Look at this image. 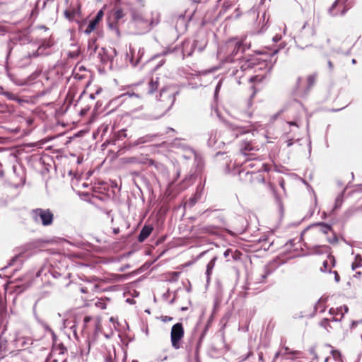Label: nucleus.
Segmentation results:
<instances>
[{
	"mask_svg": "<svg viewBox=\"0 0 362 362\" xmlns=\"http://www.w3.org/2000/svg\"><path fill=\"white\" fill-rule=\"evenodd\" d=\"M161 319H162L163 322H167L171 321L173 320V317H169V316H162Z\"/></svg>",
	"mask_w": 362,
	"mask_h": 362,
	"instance_id": "23",
	"label": "nucleus"
},
{
	"mask_svg": "<svg viewBox=\"0 0 362 362\" xmlns=\"http://www.w3.org/2000/svg\"><path fill=\"white\" fill-rule=\"evenodd\" d=\"M153 138L154 136L153 135H146L136 139L135 141H134L132 145L135 146L139 144L151 142L153 140Z\"/></svg>",
	"mask_w": 362,
	"mask_h": 362,
	"instance_id": "8",
	"label": "nucleus"
},
{
	"mask_svg": "<svg viewBox=\"0 0 362 362\" xmlns=\"http://www.w3.org/2000/svg\"><path fill=\"white\" fill-rule=\"evenodd\" d=\"M115 351H113L112 352H108L105 356L104 362H115Z\"/></svg>",
	"mask_w": 362,
	"mask_h": 362,
	"instance_id": "17",
	"label": "nucleus"
},
{
	"mask_svg": "<svg viewBox=\"0 0 362 362\" xmlns=\"http://www.w3.org/2000/svg\"><path fill=\"white\" fill-rule=\"evenodd\" d=\"M168 129H169L170 131H173V132H174V131H175L173 128H169Z\"/></svg>",
	"mask_w": 362,
	"mask_h": 362,
	"instance_id": "41",
	"label": "nucleus"
},
{
	"mask_svg": "<svg viewBox=\"0 0 362 362\" xmlns=\"http://www.w3.org/2000/svg\"><path fill=\"white\" fill-rule=\"evenodd\" d=\"M307 24H308V23H305L303 25V28H302V31H301V36H300V37H303V35H304V33L305 32V28H306V25H307Z\"/></svg>",
	"mask_w": 362,
	"mask_h": 362,
	"instance_id": "27",
	"label": "nucleus"
},
{
	"mask_svg": "<svg viewBox=\"0 0 362 362\" xmlns=\"http://www.w3.org/2000/svg\"><path fill=\"white\" fill-rule=\"evenodd\" d=\"M115 18L116 20H119L124 16V12L122 9H117L114 13Z\"/></svg>",
	"mask_w": 362,
	"mask_h": 362,
	"instance_id": "21",
	"label": "nucleus"
},
{
	"mask_svg": "<svg viewBox=\"0 0 362 362\" xmlns=\"http://www.w3.org/2000/svg\"><path fill=\"white\" fill-rule=\"evenodd\" d=\"M165 94V91H162L161 93H160V97L161 98L164 97Z\"/></svg>",
	"mask_w": 362,
	"mask_h": 362,
	"instance_id": "36",
	"label": "nucleus"
},
{
	"mask_svg": "<svg viewBox=\"0 0 362 362\" xmlns=\"http://www.w3.org/2000/svg\"><path fill=\"white\" fill-rule=\"evenodd\" d=\"M16 258H17V257H14V258L11 260V262L9 263V265H10V266L13 264V262L16 260Z\"/></svg>",
	"mask_w": 362,
	"mask_h": 362,
	"instance_id": "35",
	"label": "nucleus"
},
{
	"mask_svg": "<svg viewBox=\"0 0 362 362\" xmlns=\"http://www.w3.org/2000/svg\"><path fill=\"white\" fill-rule=\"evenodd\" d=\"M103 15H104L103 11L102 10H100L98 12V13L96 14L94 19L91 20L89 22L88 25L87 26L86 29L84 31L86 34L88 35L95 29L98 23L100 21V20L103 17Z\"/></svg>",
	"mask_w": 362,
	"mask_h": 362,
	"instance_id": "5",
	"label": "nucleus"
},
{
	"mask_svg": "<svg viewBox=\"0 0 362 362\" xmlns=\"http://www.w3.org/2000/svg\"><path fill=\"white\" fill-rule=\"evenodd\" d=\"M331 354H332L334 360H335L336 361H341V354L339 351H338L337 350H332Z\"/></svg>",
	"mask_w": 362,
	"mask_h": 362,
	"instance_id": "19",
	"label": "nucleus"
},
{
	"mask_svg": "<svg viewBox=\"0 0 362 362\" xmlns=\"http://www.w3.org/2000/svg\"><path fill=\"white\" fill-rule=\"evenodd\" d=\"M16 341L17 345L21 347H24L32 344V339L30 338L17 337Z\"/></svg>",
	"mask_w": 362,
	"mask_h": 362,
	"instance_id": "9",
	"label": "nucleus"
},
{
	"mask_svg": "<svg viewBox=\"0 0 362 362\" xmlns=\"http://www.w3.org/2000/svg\"><path fill=\"white\" fill-rule=\"evenodd\" d=\"M356 59H352V63H353V64H356Z\"/></svg>",
	"mask_w": 362,
	"mask_h": 362,
	"instance_id": "39",
	"label": "nucleus"
},
{
	"mask_svg": "<svg viewBox=\"0 0 362 362\" xmlns=\"http://www.w3.org/2000/svg\"><path fill=\"white\" fill-rule=\"evenodd\" d=\"M91 317L90 316H86L83 319V322L85 325H86L87 323H88L90 320H91Z\"/></svg>",
	"mask_w": 362,
	"mask_h": 362,
	"instance_id": "26",
	"label": "nucleus"
},
{
	"mask_svg": "<svg viewBox=\"0 0 362 362\" xmlns=\"http://www.w3.org/2000/svg\"><path fill=\"white\" fill-rule=\"evenodd\" d=\"M152 230H153V227L151 226H150V225L144 226L139 235L138 240L141 243L144 242L150 235Z\"/></svg>",
	"mask_w": 362,
	"mask_h": 362,
	"instance_id": "6",
	"label": "nucleus"
},
{
	"mask_svg": "<svg viewBox=\"0 0 362 362\" xmlns=\"http://www.w3.org/2000/svg\"><path fill=\"white\" fill-rule=\"evenodd\" d=\"M327 319H325L324 321H322V325H323V323H324L325 322H327Z\"/></svg>",
	"mask_w": 362,
	"mask_h": 362,
	"instance_id": "40",
	"label": "nucleus"
},
{
	"mask_svg": "<svg viewBox=\"0 0 362 362\" xmlns=\"http://www.w3.org/2000/svg\"><path fill=\"white\" fill-rule=\"evenodd\" d=\"M31 216L35 223H41L44 226L51 225L54 219V214L51 210L41 208L32 210Z\"/></svg>",
	"mask_w": 362,
	"mask_h": 362,
	"instance_id": "1",
	"label": "nucleus"
},
{
	"mask_svg": "<svg viewBox=\"0 0 362 362\" xmlns=\"http://www.w3.org/2000/svg\"><path fill=\"white\" fill-rule=\"evenodd\" d=\"M327 260H325L322 264V267L320 268L321 272H330L331 267L329 266V262L330 263H334V259L332 256H328Z\"/></svg>",
	"mask_w": 362,
	"mask_h": 362,
	"instance_id": "10",
	"label": "nucleus"
},
{
	"mask_svg": "<svg viewBox=\"0 0 362 362\" xmlns=\"http://www.w3.org/2000/svg\"><path fill=\"white\" fill-rule=\"evenodd\" d=\"M342 204V199L340 197H338L337 199H336V201H335V206H334V209H338L339 207L341 206Z\"/></svg>",
	"mask_w": 362,
	"mask_h": 362,
	"instance_id": "22",
	"label": "nucleus"
},
{
	"mask_svg": "<svg viewBox=\"0 0 362 362\" xmlns=\"http://www.w3.org/2000/svg\"><path fill=\"white\" fill-rule=\"evenodd\" d=\"M203 230L205 233H214V228L211 227H206V228H204Z\"/></svg>",
	"mask_w": 362,
	"mask_h": 362,
	"instance_id": "24",
	"label": "nucleus"
},
{
	"mask_svg": "<svg viewBox=\"0 0 362 362\" xmlns=\"http://www.w3.org/2000/svg\"><path fill=\"white\" fill-rule=\"evenodd\" d=\"M317 76L315 74L309 75L307 78L308 88H311L316 81Z\"/></svg>",
	"mask_w": 362,
	"mask_h": 362,
	"instance_id": "18",
	"label": "nucleus"
},
{
	"mask_svg": "<svg viewBox=\"0 0 362 362\" xmlns=\"http://www.w3.org/2000/svg\"><path fill=\"white\" fill-rule=\"evenodd\" d=\"M217 259V257H214L207 264L206 266V274L207 276V278L208 279H209L210 277V275L212 273V270L215 266V264H216V261Z\"/></svg>",
	"mask_w": 362,
	"mask_h": 362,
	"instance_id": "13",
	"label": "nucleus"
},
{
	"mask_svg": "<svg viewBox=\"0 0 362 362\" xmlns=\"http://www.w3.org/2000/svg\"><path fill=\"white\" fill-rule=\"evenodd\" d=\"M283 349L284 350L283 354H291L296 358L298 357L299 355L301 354L300 351H291L288 346L283 347Z\"/></svg>",
	"mask_w": 362,
	"mask_h": 362,
	"instance_id": "15",
	"label": "nucleus"
},
{
	"mask_svg": "<svg viewBox=\"0 0 362 362\" xmlns=\"http://www.w3.org/2000/svg\"><path fill=\"white\" fill-rule=\"evenodd\" d=\"M310 33H311V35H315V30H314L313 28H311V29H310Z\"/></svg>",
	"mask_w": 362,
	"mask_h": 362,
	"instance_id": "33",
	"label": "nucleus"
},
{
	"mask_svg": "<svg viewBox=\"0 0 362 362\" xmlns=\"http://www.w3.org/2000/svg\"><path fill=\"white\" fill-rule=\"evenodd\" d=\"M184 328L182 323L175 324L171 329L170 340L172 346L175 349H179L181 347V340L184 337Z\"/></svg>",
	"mask_w": 362,
	"mask_h": 362,
	"instance_id": "2",
	"label": "nucleus"
},
{
	"mask_svg": "<svg viewBox=\"0 0 362 362\" xmlns=\"http://www.w3.org/2000/svg\"><path fill=\"white\" fill-rule=\"evenodd\" d=\"M241 45L242 42L240 41L231 40L228 42V47H233L234 50H236V52L239 49Z\"/></svg>",
	"mask_w": 362,
	"mask_h": 362,
	"instance_id": "16",
	"label": "nucleus"
},
{
	"mask_svg": "<svg viewBox=\"0 0 362 362\" xmlns=\"http://www.w3.org/2000/svg\"><path fill=\"white\" fill-rule=\"evenodd\" d=\"M132 362H138V361L136 360H133Z\"/></svg>",
	"mask_w": 362,
	"mask_h": 362,
	"instance_id": "44",
	"label": "nucleus"
},
{
	"mask_svg": "<svg viewBox=\"0 0 362 362\" xmlns=\"http://www.w3.org/2000/svg\"><path fill=\"white\" fill-rule=\"evenodd\" d=\"M170 106H171L175 101V97H174V95H173V94H170Z\"/></svg>",
	"mask_w": 362,
	"mask_h": 362,
	"instance_id": "30",
	"label": "nucleus"
},
{
	"mask_svg": "<svg viewBox=\"0 0 362 362\" xmlns=\"http://www.w3.org/2000/svg\"><path fill=\"white\" fill-rule=\"evenodd\" d=\"M347 312L348 307L346 305L336 309L331 308L329 310V313L333 315L331 320L333 321H340L344 317V314Z\"/></svg>",
	"mask_w": 362,
	"mask_h": 362,
	"instance_id": "4",
	"label": "nucleus"
},
{
	"mask_svg": "<svg viewBox=\"0 0 362 362\" xmlns=\"http://www.w3.org/2000/svg\"><path fill=\"white\" fill-rule=\"evenodd\" d=\"M81 291H82L83 293H85V292H86V291L84 290V288H81Z\"/></svg>",
	"mask_w": 362,
	"mask_h": 362,
	"instance_id": "42",
	"label": "nucleus"
},
{
	"mask_svg": "<svg viewBox=\"0 0 362 362\" xmlns=\"http://www.w3.org/2000/svg\"><path fill=\"white\" fill-rule=\"evenodd\" d=\"M274 40L275 41L279 40V39H277L276 37H274Z\"/></svg>",
	"mask_w": 362,
	"mask_h": 362,
	"instance_id": "43",
	"label": "nucleus"
},
{
	"mask_svg": "<svg viewBox=\"0 0 362 362\" xmlns=\"http://www.w3.org/2000/svg\"><path fill=\"white\" fill-rule=\"evenodd\" d=\"M346 12L344 8V2L343 0H336L329 9V13L332 16L343 15Z\"/></svg>",
	"mask_w": 362,
	"mask_h": 362,
	"instance_id": "3",
	"label": "nucleus"
},
{
	"mask_svg": "<svg viewBox=\"0 0 362 362\" xmlns=\"http://www.w3.org/2000/svg\"><path fill=\"white\" fill-rule=\"evenodd\" d=\"M232 250L231 249H227L224 253H223V255L226 258L228 257V256L232 253Z\"/></svg>",
	"mask_w": 362,
	"mask_h": 362,
	"instance_id": "25",
	"label": "nucleus"
},
{
	"mask_svg": "<svg viewBox=\"0 0 362 362\" xmlns=\"http://www.w3.org/2000/svg\"><path fill=\"white\" fill-rule=\"evenodd\" d=\"M328 66L331 70L333 69V64L330 61L328 62Z\"/></svg>",
	"mask_w": 362,
	"mask_h": 362,
	"instance_id": "31",
	"label": "nucleus"
},
{
	"mask_svg": "<svg viewBox=\"0 0 362 362\" xmlns=\"http://www.w3.org/2000/svg\"><path fill=\"white\" fill-rule=\"evenodd\" d=\"M280 354V352H277L276 354H275V358H277Z\"/></svg>",
	"mask_w": 362,
	"mask_h": 362,
	"instance_id": "37",
	"label": "nucleus"
},
{
	"mask_svg": "<svg viewBox=\"0 0 362 362\" xmlns=\"http://www.w3.org/2000/svg\"><path fill=\"white\" fill-rule=\"evenodd\" d=\"M123 163H134L137 161V158L135 157L124 158L122 159Z\"/></svg>",
	"mask_w": 362,
	"mask_h": 362,
	"instance_id": "20",
	"label": "nucleus"
},
{
	"mask_svg": "<svg viewBox=\"0 0 362 362\" xmlns=\"http://www.w3.org/2000/svg\"><path fill=\"white\" fill-rule=\"evenodd\" d=\"M334 276H335V281H336L337 282H339V279H340V277H339V274H338L337 272H334Z\"/></svg>",
	"mask_w": 362,
	"mask_h": 362,
	"instance_id": "29",
	"label": "nucleus"
},
{
	"mask_svg": "<svg viewBox=\"0 0 362 362\" xmlns=\"http://www.w3.org/2000/svg\"><path fill=\"white\" fill-rule=\"evenodd\" d=\"M221 87V83H218V84L217 85L216 88V93H217Z\"/></svg>",
	"mask_w": 362,
	"mask_h": 362,
	"instance_id": "32",
	"label": "nucleus"
},
{
	"mask_svg": "<svg viewBox=\"0 0 362 362\" xmlns=\"http://www.w3.org/2000/svg\"><path fill=\"white\" fill-rule=\"evenodd\" d=\"M240 149L243 153L246 154V152L252 151L253 147L250 141H243L240 144Z\"/></svg>",
	"mask_w": 362,
	"mask_h": 362,
	"instance_id": "11",
	"label": "nucleus"
},
{
	"mask_svg": "<svg viewBox=\"0 0 362 362\" xmlns=\"http://www.w3.org/2000/svg\"><path fill=\"white\" fill-rule=\"evenodd\" d=\"M148 86H149V93H153L156 90H157L158 87V78H156L155 80L153 78H152L149 83H148Z\"/></svg>",
	"mask_w": 362,
	"mask_h": 362,
	"instance_id": "14",
	"label": "nucleus"
},
{
	"mask_svg": "<svg viewBox=\"0 0 362 362\" xmlns=\"http://www.w3.org/2000/svg\"><path fill=\"white\" fill-rule=\"evenodd\" d=\"M289 125H294V126H297L296 123L294 122H288Z\"/></svg>",
	"mask_w": 362,
	"mask_h": 362,
	"instance_id": "34",
	"label": "nucleus"
},
{
	"mask_svg": "<svg viewBox=\"0 0 362 362\" xmlns=\"http://www.w3.org/2000/svg\"><path fill=\"white\" fill-rule=\"evenodd\" d=\"M315 226H318L319 230L324 234H327L332 230V227L325 223H317Z\"/></svg>",
	"mask_w": 362,
	"mask_h": 362,
	"instance_id": "12",
	"label": "nucleus"
},
{
	"mask_svg": "<svg viewBox=\"0 0 362 362\" xmlns=\"http://www.w3.org/2000/svg\"><path fill=\"white\" fill-rule=\"evenodd\" d=\"M133 18H134V21L137 23V24H139V23H143L144 24V28L146 30H150V28H151V23H150L148 21H144L142 18V16H141L139 14H134L133 16Z\"/></svg>",
	"mask_w": 362,
	"mask_h": 362,
	"instance_id": "7",
	"label": "nucleus"
},
{
	"mask_svg": "<svg viewBox=\"0 0 362 362\" xmlns=\"http://www.w3.org/2000/svg\"><path fill=\"white\" fill-rule=\"evenodd\" d=\"M359 267H361V264L359 263H353V264H352V269L354 270Z\"/></svg>",
	"mask_w": 362,
	"mask_h": 362,
	"instance_id": "28",
	"label": "nucleus"
},
{
	"mask_svg": "<svg viewBox=\"0 0 362 362\" xmlns=\"http://www.w3.org/2000/svg\"><path fill=\"white\" fill-rule=\"evenodd\" d=\"M329 360V357H327L325 359V362H328Z\"/></svg>",
	"mask_w": 362,
	"mask_h": 362,
	"instance_id": "38",
	"label": "nucleus"
}]
</instances>
